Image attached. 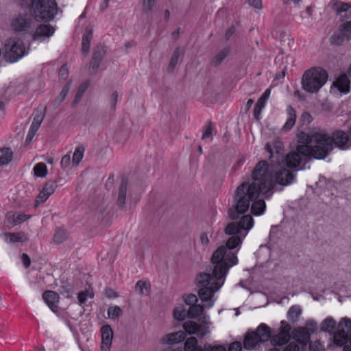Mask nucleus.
<instances>
[{"label": "nucleus", "instance_id": "b1692460", "mask_svg": "<svg viewBox=\"0 0 351 351\" xmlns=\"http://www.w3.org/2000/svg\"><path fill=\"white\" fill-rule=\"evenodd\" d=\"M265 149L270 155L269 158H272L275 154H280L284 149L283 143L280 141H276L272 143H267Z\"/></svg>", "mask_w": 351, "mask_h": 351}, {"label": "nucleus", "instance_id": "c85d7f7f", "mask_svg": "<svg viewBox=\"0 0 351 351\" xmlns=\"http://www.w3.org/2000/svg\"><path fill=\"white\" fill-rule=\"evenodd\" d=\"M230 53V49L228 47L222 49L219 51L212 59V64L217 66L221 64V62L226 58Z\"/></svg>", "mask_w": 351, "mask_h": 351}, {"label": "nucleus", "instance_id": "f03ea898", "mask_svg": "<svg viewBox=\"0 0 351 351\" xmlns=\"http://www.w3.org/2000/svg\"><path fill=\"white\" fill-rule=\"evenodd\" d=\"M254 220L252 216H243L239 222L228 223L225 228V233L231 237L228 239L226 245L219 247L213 253L211 262L219 266V273L226 276L230 267L238 263L236 254L230 250L240 245L247 234L248 231L253 227Z\"/></svg>", "mask_w": 351, "mask_h": 351}, {"label": "nucleus", "instance_id": "774afa93", "mask_svg": "<svg viewBox=\"0 0 351 351\" xmlns=\"http://www.w3.org/2000/svg\"><path fill=\"white\" fill-rule=\"evenodd\" d=\"M212 131H213V129H212L211 125H208L202 135V139L205 140V139L211 138Z\"/></svg>", "mask_w": 351, "mask_h": 351}, {"label": "nucleus", "instance_id": "6e6552de", "mask_svg": "<svg viewBox=\"0 0 351 351\" xmlns=\"http://www.w3.org/2000/svg\"><path fill=\"white\" fill-rule=\"evenodd\" d=\"M33 14L37 20L52 19L58 13L55 0H35L32 3Z\"/></svg>", "mask_w": 351, "mask_h": 351}, {"label": "nucleus", "instance_id": "4be33fe9", "mask_svg": "<svg viewBox=\"0 0 351 351\" xmlns=\"http://www.w3.org/2000/svg\"><path fill=\"white\" fill-rule=\"evenodd\" d=\"M333 86L340 92L347 93L350 90V82L346 75H342L333 82Z\"/></svg>", "mask_w": 351, "mask_h": 351}, {"label": "nucleus", "instance_id": "864d4df0", "mask_svg": "<svg viewBox=\"0 0 351 351\" xmlns=\"http://www.w3.org/2000/svg\"><path fill=\"white\" fill-rule=\"evenodd\" d=\"M155 5V0H143V11L147 13L149 12Z\"/></svg>", "mask_w": 351, "mask_h": 351}, {"label": "nucleus", "instance_id": "79ce46f5", "mask_svg": "<svg viewBox=\"0 0 351 351\" xmlns=\"http://www.w3.org/2000/svg\"><path fill=\"white\" fill-rule=\"evenodd\" d=\"M333 8L337 13H341L346 12L348 9L351 8V3L337 1L334 3Z\"/></svg>", "mask_w": 351, "mask_h": 351}, {"label": "nucleus", "instance_id": "37998d69", "mask_svg": "<svg viewBox=\"0 0 351 351\" xmlns=\"http://www.w3.org/2000/svg\"><path fill=\"white\" fill-rule=\"evenodd\" d=\"M94 297V294L88 291H82L79 293L77 296L78 302L80 304H84L88 298H93Z\"/></svg>", "mask_w": 351, "mask_h": 351}, {"label": "nucleus", "instance_id": "de8ad7c7", "mask_svg": "<svg viewBox=\"0 0 351 351\" xmlns=\"http://www.w3.org/2000/svg\"><path fill=\"white\" fill-rule=\"evenodd\" d=\"M83 158V150L78 147L75 149L73 154L72 161L75 165H78Z\"/></svg>", "mask_w": 351, "mask_h": 351}, {"label": "nucleus", "instance_id": "dca6fc26", "mask_svg": "<svg viewBox=\"0 0 351 351\" xmlns=\"http://www.w3.org/2000/svg\"><path fill=\"white\" fill-rule=\"evenodd\" d=\"M54 33V29L49 25L43 24L38 26L33 34V39L43 41L49 38Z\"/></svg>", "mask_w": 351, "mask_h": 351}, {"label": "nucleus", "instance_id": "c03bdc74", "mask_svg": "<svg viewBox=\"0 0 351 351\" xmlns=\"http://www.w3.org/2000/svg\"><path fill=\"white\" fill-rule=\"evenodd\" d=\"M303 328L311 336L317 329V323L313 320H308Z\"/></svg>", "mask_w": 351, "mask_h": 351}, {"label": "nucleus", "instance_id": "ddd939ff", "mask_svg": "<svg viewBox=\"0 0 351 351\" xmlns=\"http://www.w3.org/2000/svg\"><path fill=\"white\" fill-rule=\"evenodd\" d=\"M310 160L309 158H305L300 152L297 151V148L295 151L291 152L287 154L285 158L278 164V166H286L291 169H295L298 168L302 163V160Z\"/></svg>", "mask_w": 351, "mask_h": 351}, {"label": "nucleus", "instance_id": "393cba45", "mask_svg": "<svg viewBox=\"0 0 351 351\" xmlns=\"http://www.w3.org/2000/svg\"><path fill=\"white\" fill-rule=\"evenodd\" d=\"M287 112L288 114V118L282 128V130L285 132H287L293 128V126L295 125V119H296L295 110H294V108L292 106H287Z\"/></svg>", "mask_w": 351, "mask_h": 351}, {"label": "nucleus", "instance_id": "1a4fd4ad", "mask_svg": "<svg viewBox=\"0 0 351 351\" xmlns=\"http://www.w3.org/2000/svg\"><path fill=\"white\" fill-rule=\"evenodd\" d=\"M3 53L5 59L8 62H15L25 55V47L20 38L16 37L10 38L5 41Z\"/></svg>", "mask_w": 351, "mask_h": 351}, {"label": "nucleus", "instance_id": "8fccbe9b", "mask_svg": "<svg viewBox=\"0 0 351 351\" xmlns=\"http://www.w3.org/2000/svg\"><path fill=\"white\" fill-rule=\"evenodd\" d=\"M121 310L117 306H111L108 308V315L110 319H116L121 314Z\"/></svg>", "mask_w": 351, "mask_h": 351}, {"label": "nucleus", "instance_id": "a18cd8bd", "mask_svg": "<svg viewBox=\"0 0 351 351\" xmlns=\"http://www.w3.org/2000/svg\"><path fill=\"white\" fill-rule=\"evenodd\" d=\"M87 88V84H83L80 86L78 88L77 92L76 93V95L75 96L74 100H73V104L77 105L79 101L81 100L84 92L86 91Z\"/></svg>", "mask_w": 351, "mask_h": 351}, {"label": "nucleus", "instance_id": "49530a36", "mask_svg": "<svg viewBox=\"0 0 351 351\" xmlns=\"http://www.w3.org/2000/svg\"><path fill=\"white\" fill-rule=\"evenodd\" d=\"M56 186H56L55 182L49 181L45 184V186H43L42 190L45 193H46L47 195L50 196L51 195H52L54 193V191L56 189Z\"/></svg>", "mask_w": 351, "mask_h": 351}, {"label": "nucleus", "instance_id": "a211bd4d", "mask_svg": "<svg viewBox=\"0 0 351 351\" xmlns=\"http://www.w3.org/2000/svg\"><path fill=\"white\" fill-rule=\"evenodd\" d=\"M43 298L52 311H58L59 295L57 293L53 291H46L43 294Z\"/></svg>", "mask_w": 351, "mask_h": 351}, {"label": "nucleus", "instance_id": "5fc2aeb1", "mask_svg": "<svg viewBox=\"0 0 351 351\" xmlns=\"http://www.w3.org/2000/svg\"><path fill=\"white\" fill-rule=\"evenodd\" d=\"M271 93V90L269 88H267L265 93L263 94V95L257 100L256 104L258 105H261L263 107L265 106V102L269 98Z\"/></svg>", "mask_w": 351, "mask_h": 351}, {"label": "nucleus", "instance_id": "0e129e2a", "mask_svg": "<svg viewBox=\"0 0 351 351\" xmlns=\"http://www.w3.org/2000/svg\"><path fill=\"white\" fill-rule=\"evenodd\" d=\"M241 343L239 341H234L230 344L228 351H241Z\"/></svg>", "mask_w": 351, "mask_h": 351}, {"label": "nucleus", "instance_id": "a19ab883", "mask_svg": "<svg viewBox=\"0 0 351 351\" xmlns=\"http://www.w3.org/2000/svg\"><path fill=\"white\" fill-rule=\"evenodd\" d=\"M68 237V233L64 230H58L54 234L53 241L56 243H61Z\"/></svg>", "mask_w": 351, "mask_h": 351}, {"label": "nucleus", "instance_id": "f8f14e48", "mask_svg": "<svg viewBox=\"0 0 351 351\" xmlns=\"http://www.w3.org/2000/svg\"><path fill=\"white\" fill-rule=\"evenodd\" d=\"M345 329H351V319L347 317L341 320L337 326V331L334 333L333 340L335 345L342 346L347 342L348 336Z\"/></svg>", "mask_w": 351, "mask_h": 351}, {"label": "nucleus", "instance_id": "f3484780", "mask_svg": "<svg viewBox=\"0 0 351 351\" xmlns=\"http://www.w3.org/2000/svg\"><path fill=\"white\" fill-rule=\"evenodd\" d=\"M203 302V305L194 304L190 306L188 309V317L190 318H196L202 315L205 308H210L213 306L215 300L210 299Z\"/></svg>", "mask_w": 351, "mask_h": 351}, {"label": "nucleus", "instance_id": "0eeeda50", "mask_svg": "<svg viewBox=\"0 0 351 351\" xmlns=\"http://www.w3.org/2000/svg\"><path fill=\"white\" fill-rule=\"evenodd\" d=\"M271 337V328L265 324H260L255 330L248 332L244 339V348L253 350Z\"/></svg>", "mask_w": 351, "mask_h": 351}, {"label": "nucleus", "instance_id": "bb28decb", "mask_svg": "<svg viewBox=\"0 0 351 351\" xmlns=\"http://www.w3.org/2000/svg\"><path fill=\"white\" fill-rule=\"evenodd\" d=\"M258 196L254 198L253 200L250 201V204L252 202L251 211L254 215H262L266 207L265 202L263 199H256Z\"/></svg>", "mask_w": 351, "mask_h": 351}, {"label": "nucleus", "instance_id": "473e14b6", "mask_svg": "<svg viewBox=\"0 0 351 351\" xmlns=\"http://www.w3.org/2000/svg\"><path fill=\"white\" fill-rule=\"evenodd\" d=\"M70 89V85L69 83L64 85L62 88L60 94L56 97V99L52 101V106L54 108H58L64 100L66 97L68 92Z\"/></svg>", "mask_w": 351, "mask_h": 351}, {"label": "nucleus", "instance_id": "4468645a", "mask_svg": "<svg viewBox=\"0 0 351 351\" xmlns=\"http://www.w3.org/2000/svg\"><path fill=\"white\" fill-rule=\"evenodd\" d=\"M32 19L29 16H18L12 21V27L14 31H27L31 27Z\"/></svg>", "mask_w": 351, "mask_h": 351}, {"label": "nucleus", "instance_id": "7c9ffc66", "mask_svg": "<svg viewBox=\"0 0 351 351\" xmlns=\"http://www.w3.org/2000/svg\"><path fill=\"white\" fill-rule=\"evenodd\" d=\"M336 328V322L330 317L326 318L321 324L320 329L322 331L333 333Z\"/></svg>", "mask_w": 351, "mask_h": 351}, {"label": "nucleus", "instance_id": "13d9d810", "mask_svg": "<svg viewBox=\"0 0 351 351\" xmlns=\"http://www.w3.org/2000/svg\"><path fill=\"white\" fill-rule=\"evenodd\" d=\"M201 245L206 247H208L210 243L209 236L208 232H202L199 237Z\"/></svg>", "mask_w": 351, "mask_h": 351}, {"label": "nucleus", "instance_id": "cd10ccee", "mask_svg": "<svg viewBox=\"0 0 351 351\" xmlns=\"http://www.w3.org/2000/svg\"><path fill=\"white\" fill-rule=\"evenodd\" d=\"M339 29L341 36H338V39L341 42L344 38L351 40V21L343 23L340 25Z\"/></svg>", "mask_w": 351, "mask_h": 351}, {"label": "nucleus", "instance_id": "a878e982", "mask_svg": "<svg viewBox=\"0 0 351 351\" xmlns=\"http://www.w3.org/2000/svg\"><path fill=\"white\" fill-rule=\"evenodd\" d=\"M104 50L103 49H98L94 51L90 65V69L95 73L99 68L100 63L104 56Z\"/></svg>", "mask_w": 351, "mask_h": 351}, {"label": "nucleus", "instance_id": "4d7b16f0", "mask_svg": "<svg viewBox=\"0 0 351 351\" xmlns=\"http://www.w3.org/2000/svg\"><path fill=\"white\" fill-rule=\"evenodd\" d=\"M49 195H47L43 190L39 193V194L36 197V206H37L39 204H42L45 202L48 198Z\"/></svg>", "mask_w": 351, "mask_h": 351}, {"label": "nucleus", "instance_id": "aec40b11", "mask_svg": "<svg viewBox=\"0 0 351 351\" xmlns=\"http://www.w3.org/2000/svg\"><path fill=\"white\" fill-rule=\"evenodd\" d=\"M293 338L299 343L306 345L308 342L311 335L303 327H298L292 330Z\"/></svg>", "mask_w": 351, "mask_h": 351}, {"label": "nucleus", "instance_id": "338daca9", "mask_svg": "<svg viewBox=\"0 0 351 351\" xmlns=\"http://www.w3.org/2000/svg\"><path fill=\"white\" fill-rule=\"evenodd\" d=\"M264 108L263 106L258 105L256 104L254 108V116L256 119H259V117L261 115L262 110Z\"/></svg>", "mask_w": 351, "mask_h": 351}, {"label": "nucleus", "instance_id": "3c124183", "mask_svg": "<svg viewBox=\"0 0 351 351\" xmlns=\"http://www.w3.org/2000/svg\"><path fill=\"white\" fill-rule=\"evenodd\" d=\"M309 350L310 351H325V348L319 341H315L309 343Z\"/></svg>", "mask_w": 351, "mask_h": 351}, {"label": "nucleus", "instance_id": "c9c22d12", "mask_svg": "<svg viewBox=\"0 0 351 351\" xmlns=\"http://www.w3.org/2000/svg\"><path fill=\"white\" fill-rule=\"evenodd\" d=\"M184 351H202V349L198 346L197 339L193 337L185 341Z\"/></svg>", "mask_w": 351, "mask_h": 351}, {"label": "nucleus", "instance_id": "bf43d9fd", "mask_svg": "<svg viewBox=\"0 0 351 351\" xmlns=\"http://www.w3.org/2000/svg\"><path fill=\"white\" fill-rule=\"evenodd\" d=\"M118 100V93L114 91L112 93L110 98V106L112 110H114L117 106Z\"/></svg>", "mask_w": 351, "mask_h": 351}, {"label": "nucleus", "instance_id": "680f3d73", "mask_svg": "<svg viewBox=\"0 0 351 351\" xmlns=\"http://www.w3.org/2000/svg\"><path fill=\"white\" fill-rule=\"evenodd\" d=\"M59 76L62 80H66L69 77V69L66 64L61 67L59 71Z\"/></svg>", "mask_w": 351, "mask_h": 351}, {"label": "nucleus", "instance_id": "603ef678", "mask_svg": "<svg viewBox=\"0 0 351 351\" xmlns=\"http://www.w3.org/2000/svg\"><path fill=\"white\" fill-rule=\"evenodd\" d=\"M7 225L11 228L17 225L16 213L10 212L6 215Z\"/></svg>", "mask_w": 351, "mask_h": 351}, {"label": "nucleus", "instance_id": "9d476101", "mask_svg": "<svg viewBox=\"0 0 351 351\" xmlns=\"http://www.w3.org/2000/svg\"><path fill=\"white\" fill-rule=\"evenodd\" d=\"M291 326L286 321H281L280 326L276 333L271 335L270 341L274 346H282L288 343L291 339Z\"/></svg>", "mask_w": 351, "mask_h": 351}, {"label": "nucleus", "instance_id": "58836bf2", "mask_svg": "<svg viewBox=\"0 0 351 351\" xmlns=\"http://www.w3.org/2000/svg\"><path fill=\"white\" fill-rule=\"evenodd\" d=\"M182 53V51L180 47H178L175 49V51L171 58V60H170V62H169V66L167 68L169 71H172L174 69V68L176 67V66L178 62L179 58Z\"/></svg>", "mask_w": 351, "mask_h": 351}, {"label": "nucleus", "instance_id": "20e7f679", "mask_svg": "<svg viewBox=\"0 0 351 351\" xmlns=\"http://www.w3.org/2000/svg\"><path fill=\"white\" fill-rule=\"evenodd\" d=\"M324 132H315L311 134L300 132L298 135V145L297 151L300 152L305 158L322 160L318 156L322 147V141L326 140Z\"/></svg>", "mask_w": 351, "mask_h": 351}, {"label": "nucleus", "instance_id": "2eb2a0df", "mask_svg": "<svg viewBox=\"0 0 351 351\" xmlns=\"http://www.w3.org/2000/svg\"><path fill=\"white\" fill-rule=\"evenodd\" d=\"M101 351H110L113 339V331L109 325H104L101 328Z\"/></svg>", "mask_w": 351, "mask_h": 351}, {"label": "nucleus", "instance_id": "9b49d317", "mask_svg": "<svg viewBox=\"0 0 351 351\" xmlns=\"http://www.w3.org/2000/svg\"><path fill=\"white\" fill-rule=\"evenodd\" d=\"M201 321V324H198L193 321H187L183 324V328L186 332L189 335L196 334L199 336H204L209 333V317L208 315H203Z\"/></svg>", "mask_w": 351, "mask_h": 351}, {"label": "nucleus", "instance_id": "f704fd0d", "mask_svg": "<svg viewBox=\"0 0 351 351\" xmlns=\"http://www.w3.org/2000/svg\"><path fill=\"white\" fill-rule=\"evenodd\" d=\"M302 309L300 306L295 305L291 306L287 313L288 319L293 323L298 321L301 315Z\"/></svg>", "mask_w": 351, "mask_h": 351}, {"label": "nucleus", "instance_id": "2f4dec72", "mask_svg": "<svg viewBox=\"0 0 351 351\" xmlns=\"http://www.w3.org/2000/svg\"><path fill=\"white\" fill-rule=\"evenodd\" d=\"M13 153L10 148L4 147L0 149V166L8 165L11 162Z\"/></svg>", "mask_w": 351, "mask_h": 351}, {"label": "nucleus", "instance_id": "423d86ee", "mask_svg": "<svg viewBox=\"0 0 351 351\" xmlns=\"http://www.w3.org/2000/svg\"><path fill=\"white\" fill-rule=\"evenodd\" d=\"M328 73L321 67H313L303 74L302 88L310 93H315L326 83Z\"/></svg>", "mask_w": 351, "mask_h": 351}, {"label": "nucleus", "instance_id": "e2e57ef3", "mask_svg": "<svg viewBox=\"0 0 351 351\" xmlns=\"http://www.w3.org/2000/svg\"><path fill=\"white\" fill-rule=\"evenodd\" d=\"M300 348L298 345L294 342H290L287 346L284 348L283 351H299Z\"/></svg>", "mask_w": 351, "mask_h": 351}, {"label": "nucleus", "instance_id": "5701e85b", "mask_svg": "<svg viewBox=\"0 0 351 351\" xmlns=\"http://www.w3.org/2000/svg\"><path fill=\"white\" fill-rule=\"evenodd\" d=\"M3 237L6 242L9 243H23L28 241V238L24 232H6L3 234Z\"/></svg>", "mask_w": 351, "mask_h": 351}, {"label": "nucleus", "instance_id": "69168bd1", "mask_svg": "<svg viewBox=\"0 0 351 351\" xmlns=\"http://www.w3.org/2000/svg\"><path fill=\"white\" fill-rule=\"evenodd\" d=\"M29 218H30V215H27L25 214L16 213V219L17 224H20V223L25 221Z\"/></svg>", "mask_w": 351, "mask_h": 351}, {"label": "nucleus", "instance_id": "6e6d98bb", "mask_svg": "<svg viewBox=\"0 0 351 351\" xmlns=\"http://www.w3.org/2000/svg\"><path fill=\"white\" fill-rule=\"evenodd\" d=\"M204 351H226V348L223 346H211L206 344L204 346Z\"/></svg>", "mask_w": 351, "mask_h": 351}, {"label": "nucleus", "instance_id": "052dcab7", "mask_svg": "<svg viewBox=\"0 0 351 351\" xmlns=\"http://www.w3.org/2000/svg\"><path fill=\"white\" fill-rule=\"evenodd\" d=\"M71 164V156L69 154L64 155L60 161L62 168L66 169Z\"/></svg>", "mask_w": 351, "mask_h": 351}, {"label": "nucleus", "instance_id": "4c0bfd02", "mask_svg": "<svg viewBox=\"0 0 351 351\" xmlns=\"http://www.w3.org/2000/svg\"><path fill=\"white\" fill-rule=\"evenodd\" d=\"M44 119V112L40 110H37L36 114H35L32 125L30 126V130L37 132L38 128H40L43 121Z\"/></svg>", "mask_w": 351, "mask_h": 351}, {"label": "nucleus", "instance_id": "f257e3e1", "mask_svg": "<svg viewBox=\"0 0 351 351\" xmlns=\"http://www.w3.org/2000/svg\"><path fill=\"white\" fill-rule=\"evenodd\" d=\"M279 169L268 165L265 160L259 161L252 173V182H243L237 189L234 197L236 207L231 209L229 215L232 219L238 217V214L248 210L250 201L260 195L270 198L276 183L287 186L295 181V172L298 170L287 169L280 166Z\"/></svg>", "mask_w": 351, "mask_h": 351}, {"label": "nucleus", "instance_id": "ea45409f", "mask_svg": "<svg viewBox=\"0 0 351 351\" xmlns=\"http://www.w3.org/2000/svg\"><path fill=\"white\" fill-rule=\"evenodd\" d=\"M34 175L37 177L44 178L47 174V168L45 163L39 162L34 167Z\"/></svg>", "mask_w": 351, "mask_h": 351}, {"label": "nucleus", "instance_id": "72a5a7b5", "mask_svg": "<svg viewBox=\"0 0 351 351\" xmlns=\"http://www.w3.org/2000/svg\"><path fill=\"white\" fill-rule=\"evenodd\" d=\"M93 36V32L91 29H86L82 37V53H87L90 49V43Z\"/></svg>", "mask_w": 351, "mask_h": 351}, {"label": "nucleus", "instance_id": "09e8293b", "mask_svg": "<svg viewBox=\"0 0 351 351\" xmlns=\"http://www.w3.org/2000/svg\"><path fill=\"white\" fill-rule=\"evenodd\" d=\"M182 300L186 305L191 306L197 302V297L194 294L184 295L182 296Z\"/></svg>", "mask_w": 351, "mask_h": 351}, {"label": "nucleus", "instance_id": "c756f323", "mask_svg": "<svg viewBox=\"0 0 351 351\" xmlns=\"http://www.w3.org/2000/svg\"><path fill=\"white\" fill-rule=\"evenodd\" d=\"M173 316L176 320L182 321L188 316V311L183 304H178L173 309Z\"/></svg>", "mask_w": 351, "mask_h": 351}, {"label": "nucleus", "instance_id": "7ed1b4c3", "mask_svg": "<svg viewBox=\"0 0 351 351\" xmlns=\"http://www.w3.org/2000/svg\"><path fill=\"white\" fill-rule=\"evenodd\" d=\"M219 271V266L214 267L212 275L203 272L197 276L195 283L199 288L198 294L202 302L213 300L214 293L219 290L224 284L226 276Z\"/></svg>", "mask_w": 351, "mask_h": 351}, {"label": "nucleus", "instance_id": "39448f33", "mask_svg": "<svg viewBox=\"0 0 351 351\" xmlns=\"http://www.w3.org/2000/svg\"><path fill=\"white\" fill-rule=\"evenodd\" d=\"M326 136L322 141V147L319 149L320 151L318 156H322V160L326 158L333 149L335 146L341 150H346L351 147V136H350L345 131L337 130L334 131L331 135L324 132Z\"/></svg>", "mask_w": 351, "mask_h": 351}, {"label": "nucleus", "instance_id": "6ab92c4d", "mask_svg": "<svg viewBox=\"0 0 351 351\" xmlns=\"http://www.w3.org/2000/svg\"><path fill=\"white\" fill-rule=\"evenodd\" d=\"M186 337L184 331H177L165 335L160 340L162 344H176L182 341Z\"/></svg>", "mask_w": 351, "mask_h": 351}, {"label": "nucleus", "instance_id": "412c9836", "mask_svg": "<svg viewBox=\"0 0 351 351\" xmlns=\"http://www.w3.org/2000/svg\"><path fill=\"white\" fill-rule=\"evenodd\" d=\"M129 189L126 182L123 181L119 188L117 204L120 208H123L126 203V197Z\"/></svg>", "mask_w": 351, "mask_h": 351}, {"label": "nucleus", "instance_id": "e433bc0d", "mask_svg": "<svg viewBox=\"0 0 351 351\" xmlns=\"http://www.w3.org/2000/svg\"><path fill=\"white\" fill-rule=\"evenodd\" d=\"M150 290V285L147 282L138 281L135 286L136 293L143 296L149 295Z\"/></svg>", "mask_w": 351, "mask_h": 351}]
</instances>
